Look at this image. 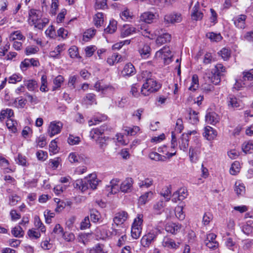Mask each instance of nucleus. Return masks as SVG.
<instances>
[{
	"mask_svg": "<svg viewBox=\"0 0 253 253\" xmlns=\"http://www.w3.org/2000/svg\"><path fill=\"white\" fill-rule=\"evenodd\" d=\"M213 218L212 214L210 212H205L203 217V223L205 225H208Z\"/></svg>",
	"mask_w": 253,
	"mask_h": 253,
	"instance_id": "nucleus-63",
	"label": "nucleus"
},
{
	"mask_svg": "<svg viewBox=\"0 0 253 253\" xmlns=\"http://www.w3.org/2000/svg\"><path fill=\"white\" fill-rule=\"evenodd\" d=\"M176 216L180 220H183L185 218V214L183 211L182 206H177L175 210Z\"/></svg>",
	"mask_w": 253,
	"mask_h": 253,
	"instance_id": "nucleus-60",
	"label": "nucleus"
},
{
	"mask_svg": "<svg viewBox=\"0 0 253 253\" xmlns=\"http://www.w3.org/2000/svg\"><path fill=\"white\" fill-rule=\"evenodd\" d=\"M28 21L30 23H32L33 25H36L39 21L41 20L42 17V13L40 10L31 9L29 11Z\"/></svg>",
	"mask_w": 253,
	"mask_h": 253,
	"instance_id": "nucleus-9",
	"label": "nucleus"
},
{
	"mask_svg": "<svg viewBox=\"0 0 253 253\" xmlns=\"http://www.w3.org/2000/svg\"><path fill=\"white\" fill-rule=\"evenodd\" d=\"M98 184V180L96 175L94 174H90L87 177L76 180L74 185L75 188L84 192L89 189H95Z\"/></svg>",
	"mask_w": 253,
	"mask_h": 253,
	"instance_id": "nucleus-1",
	"label": "nucleus"
},
{
	"mask_svg": "<svg viewBox=\"0 0 253 253\" xmlns=\"http://www.w3.org/2000/svg\"><path fill=\"white\" fill-rule=\"evenodd\" d=\"M242 149L245 153H253V140L245 141L242 145Z\"/></svg>",
	"mask_w": 253,
	"mask_h": 253,
	"instance_id": "nucleus-26",
	"label": "nucleus"
},
{
	"mask_svg": "<svg viewBox=\"0 0 253 253\" xmlns=\"http://www.w3.org/2000/svg\"><path fill=\"white\" fill-rule=\"evenodd\" d=\"M242 102L239 100L235 96L230 98L228 102V105L232 108H237L241 106Z\"/></svg>",
	"mask_w": 253,
	"mask_h": 253,
	"instance_id": "nucleus-50",
	"label": "nucleus"
},
{
	"mask_svg": "<svg viewBox=\"0 0 253 253\" xmlns=\"http://www.w3.org/2000/svg\"><path fill=\"white\" fill-rule=\"evenodd\" d=\"M149 158L155 161L165 162L167 160V157L156 152H152L149 154Z\"/></svg>",
	"mask_w": 253,
	"mask_h": 253,
	"instance_id": "nucleus-32",
	"label": "nucleus"
},
{
	"mask_svg": "<svg viewBox=\"0 0 253 253\" xmlns=\"http://www.w3.org/2000/svg\"><path fill=\"white\" fill-rule=\"evenodd\" d=\"M104 246L98 244L93 247L89 251V253H107L103 250Z\"/></svg>",
	"mask_w": 253,
	"mask_h": 253,
	"instance_id": "nucleus-58",
	"label": "nucleus"
},
{
	"mask_svg": "<svg viewBox=\"0 0 253 253\" xmlns=\"http://www.w3.org/2000/svg\"><path fill=\"white\" fill-rule=\"evenodd\" d=\"M179 243L177 244L171 239L165 237L163 241V245L169 249H176L179 246Z\"/></svg>",
	"mask_w": 253,
	"mask_h": 253,
	"instance_id": "nucleus-27",
	"label": "nucleus"
},
{
	"mask_svg": "<svg viewBox=\"0 0 253 253\" xmlns=\"http://www.w3.org/2000/svg\"><path fill=\"white\" fill-rule=\"evenodd\" d=\"M13 116L14 113L12 109H6V110H2L0 115V120L1 122H2L5 118L8 119L9 118H11Z\"/></svg>",
	"mask_w": 253,
	"mask_h": 253,
	"instance_id": "nucleus-35",
	"label": "nucleus"
},
{
	"mask_svg": "<svg viewBox=\"0 0 253 253\" xmlns=\"http://www.w3.org/2000/svg\"><path fill=\"white\" fill-rule=\"evenodd\" d=\"M181 225L179 223H169L165 226L166 231L171 234H175L181 228Z\"/></svg>",
	"mask_w": 253,
	"mask_h": 253,
	"instance_id": "nucleus-23",
	"label": "nucleus"
},
{
	"mask_svg": "<svg viewBox=\"0 0 253 253\" xmlns=\"http://www.w3.org/2000/svg\"><path fill=\"white\" fill-rule=\"evenodd\" d=\"M153 180L151 178H147L143 180H140L138 185L141 188H149L152 185Z\"/></svg>",
	"mask_w": 253,
	"mask_h": 253,
	"instance_id": "nucleus-47",
	"label": "nucleus"
},
{
	"mask_svg": "<svg viewBox=\"0 0 253 253\" xmlns=\"http://www.w3.org/2000/svg\"><path fill=\"white\" fill-rule=\"evenodd\" d=\"M105 129V126H100L99 128H93L90 131V137L94 140L101 137L100 136L102 135Z\"/></svg>",
	"mask_w": 253,
	"mask_h": 253,
	"instance_id": "nucleus-22",
	"label": "nucleus"
},
{
	"mask_svg": "<svg viewBox=\"0 0 253 253\" xmlns=\"http://www.w3.org/2000/svg\"><path fill=\"white\" fill-rule=\"evenodd\" d=\"M247 16L244 14H241L235 17L233 19L235 26L241 29H244L246 27V20Z\"/></svg>",
	"mask_w": 253,
	"mask_h": 253,
	"instance_id": "nucleus-11",
	"label": "nucleus"
},
{
	"mask_svg": "<svg viewBox=\"0 0 253 253\" xmlns=\"http://www.w3.org/2000/svg\"><path fill=\"white\" fill-rule=\"evenodd\" d=\"M219 116L211 109L209 108L206 111L205 121L206 123L212 125H216L220 121Z\"/></svg>",
	"mask_w": 253,
	"mask_h": 253,
	"instance_id": "nucleus-6",
	"label": "nucleus"
},
{
	"mask_svg": "<svg viewBox=\"0 0 253 253\" xmlns=\"http://www.w3.org/2000/svg\"><path fill=\"white\" fill-rule=\"evenodd\" d=\"M94 88L97 91H101L102 93H112L114 88L110 85L102 84L100 81L97 82L94 84Z\"/></svg>",
	"mask_w": 253,
	"mask_h": 253,
	"instance_id": "nucleus-15",
	"label": "nucleus"
},
{
	"mask_svg": "<svg viewBox=\"0 0 253 253\" xmlns=\"http://www.w3.org/2000/svg\"><path fill=\"white\" fill-rule=\"evenodd\" d=\"M120 234L121 232L119 230L111 227L110 229H108V231L106 232L105 236H103L102 238H104L105 237H111L114 236L120 235Z\"/></svg>",
	"mask_w": 253,
	"mask_h": 253,
	"instance_id": "nucleus-59",
	"label": "nucleus"
},
{
	"mask_svg": "<svg viewBox=\"0 0 253 253\" xmlns=\"http://www.w3.org/2000/svg\"><path fill=\"white\" fill-rule=\"evenodd\" d=\"M204 83L201 84V89L203 90V93H208L209 91L212 90L214 86L212 84H211V82H209L207 79L206 80L204 78Z\"/></svg>",
	"mask_w": 253,
	"mask_h": 253,
	"instance_id": "nucleus-34",
	"label": "nucleus"
},
{
	"mask_svg": "<svg viewBox=\"0 0 253 253\" xmlns=\"http://www.w3.org/2000/svg\"><path fill=\"white\" fill-rule=\"evenodd\" d=\"M133 184V179L130 177H127L122 182L120 186V190L123 193L130 192L132 190Z\"/></svg>",
	"mask_w": 253,
	"mask_h": 253,
	"instance_id": "nucleus-10",
	"label": "nucleus"
},
{
	"mask_svg": "<svg viewBox=\"0 0 253 253\" xmlns=\"http://www.w3.org/2000/svg\"><path fill=\"white\" fill-rule=\"evenodd\" d=\"M90 216L91 221L94 223L99 221L101 218L100 213L95 209L90 210Z\"/></svg>",
	"mask_w": 253,
	"mask_h": 253,
	"instance_id": "nucleus-42",
	"label": "nucleus"
},
{
	"mask_svg": "<svg viewBox=\"0 0 253 253\" xmlns=\"http://www.w3.org/2000/svg\"><path fill=\"white\" fill-rule=\"evenodd\" d=\"M221 75L219 73H215V71L212 70L211 74L209 75L204 76V79H207L209 82H211L214 84H218L221 81Z\"/></svg>",
	"mask_w": 253,
	"mask_h": 253,
	"instance_id": "nucleus-12",
	"label": "nucleus"
},
{
	"mask_svg": "<svg viewBox=\"0 0 253 253\" xmlns=\"http://www.w3.org/2000/svg\"><path fill=\"white\" fill-rule=\"evenodd\" d=\"M200 151L198 147H190L189 151L190 161L192 163H196L199 158Z\"/></svg>",
	"mask_w": 253,
	"mask_h": 253,
	"instance_id": "nucleus-21",
	"label": "nucleus"
},
{
	"mask_svg": "<svg viewBox=\"0 0 253 253\" xmlns=\"http://www.w3.org/2000/svg\"><path fill=\"white\" fill-rule=\"evenodd\" d=\"M27 100L24 99L22 96L17 97L12 102L8 103V105H12L16 107L23 108L26 105Z\"/></svg>",
	"mask_w": 253,
	"mask_h": 253,
	"instance_id": "nucleus-28",
	"label": "nucleus"
},
{
	"mask_svg": "<svg viewBox=\"0 0 253 253\" xmlns=\"http://www.w3.org/2000/svg\"><path fill=\"white\" fill-rule=\"evenodd\" d=\"M104 21L103 14L101 12H98L95 15L94 17V22L95 26L98 27L101 26Z\"/></svg>",
	"mask_w": 253,
	"mask_h": 253,
	"instance_id": "nucleus-55",
	"label": "nucleus"
},
{
	"mask_svg": "<svg viewBox=\"0 0 253 253\" xmlns=\"http://www.w3.org/2000/svg\"><path fill=\"white\" fill-rule=\"evenodd\" d=\"M217 131L212 127L207 126L205 127L203 136L208 140L214 139L217 136Z\"/></svg>",
	"mask_w": 253,
	"mask_h": 253,
	"instance_id": "nucleus-17",
	"label": "nucleus"
},
{
	"mask_svg": "<svg viewBox=\"0 0 253 253\" xmlns=\"http://www.w3.org/2000/svg\"><path fill=\"white\" fill-rule=\"evenodd\" d=\"M165 206L162 200H160L153 206V210L155 214H160L163 211V208Z\"/></svg>",
	"mask_w": 253,
	"mask_h": 253,
	"instance_id": "nucleus-37",
	"label": "nucleus"
},
{
	"mask_svg": "<svg viewBox=\"0 0 253 253\" xmlns=\"http://www.w3.org/2000/svg\"><path fill=\"white\" fill-rule=\"evenodd\" d=\"M165 21L168 23L173 24L175 23H178L181 21L182 17L180 13H171L169 15H167L164 17Z\"/></svg>",
	"mask_w": 253,
	"mask_h": 253,
	"instance_id": "nucleus-18",
	"label": "nucleus"
},
{
	"mask_svg": "<svg viewBox=\"0 0 253 253\" xmlns=\"http://www.w3.org/2000/svg\"><path fill=\"white\" fill-rule=\"evenodd\" d=\"M28 235L32 239H37L41 236L40 233L35 229H29L28 231Z\"/></svg>",
	"mask_w": 253,
	"mask_h": 253,
	"instance_id": "nucleus-64",
	"label": "nucleus"
},
{
	"mask_svg": "<svg viewBox=\"0 0 253 253\" xmlns=\"http://www.w3.org/2000/svg\"><path fill=\"white\" fill-rule=\"evenodd\" d=\"M117 29V21L112 20L110 21L109 25L105 29V32L107 33H113Z\"/></svg>",
	"mask_w": 253,
	"mask_h": 253,
	"instance_id": "nucleus-48",
	"label": "nucleus"
},
{
	"mask_svg": "<svg viewBox=\"0 0 253 253\" xmlns=\"http://www.w3.org/2000/svg\"><path fill=\"white\" fill-rule=\"evenodd\" d=\"M160 194L166 202L169 201L171 197V186H165L161 191Z\"/></svg>",
	"mask_w": 253,
	"mask_h": 253,
	"instance_id": "nucleus-29",
	"label": "nucleus"
},
{
	"mask_svg": "<svg viewBox=\"0 0 253 253\" xmlns=\"http://www.w3.org/2000/svg\"><path fill=\"white\" fill-rule=\"evenodd\" d=\"M150 47L147 44H144L139 49V53L143 58H147L150 55Z\"/></svg>",
	"mask_w": 253,
	"mask_h": 253,
	"instance_id": "nucleus-31",
	"label": "nucleus"
},
{
	"mask_svg": "<svg viewBox=\"0 0 253 253\" xmlns=\"http://www.w3.org/2000/svg\"><path fill=\"white\" fill-rule=\"evenodd\" d=\"M161 87V84L154 79H149L141 88V93L142 95H149V94L156 92Z\"/></svg>",
	"mask_w": 253,
	"mask_h": 253,
	"instance_id": "nucleus-4",
	"label": "nucleus"
},
{
	"mask_svg": "<svg viewBox=\"0 0 253 253\" xmlns=\"http://www.w3.org/2000/svg\"><path fill=\"white\" fill-rule=\"evenodd\" d=\"M156 18V15L155 13L150 11L143 12L140 16V19L141 21L148 24L153 23Z\"/></svg>",
	"mask_w": 253,
	"mask_h": 253,
	"instance_id": "nucleus-14",
	"label": "nucleus"
},
{
	"mask_svg": "<svg viewBox=\"0 0 253 253\" xmlns=\"http://www.w3.org/2000/svg\"><path fill=\"white\" fill-rule=\"evenodd\" d=\"M24 85L30 91H36L38 88V84L35 80H25Z\"/></svg>",
	"mask_w": 253,
	"mask_h": 253,
	"instance_id": "nucleus-25",
	"label": "nucleus"
},
{
	"mask_svg": "<svg viewBox=\"0 0 253 253\" xmlns=\"http://www.w3.org/2000/svg\"><path fill=\"white\" fill-rule=\"evenodd\" d=\"M154 34L155 36H158L156 42L159 46L169 42L171 40V35L168 33H164L162 29L156 30Z\"/></svg>",
	"mask_w": 253,
	"mask_h": 253,
	"instance_id": "nucleus-5",
	"label": "nucleus"
},
{
	"mask_svg": "<svg viewBox=\"0 0 253 253\" xmlns=\"http://www.w3.org/2000/svg\"><path fill=\"white\" fill-rule=\"evenodd\" d=\"M63 124L59 121H53L50 123L48 127V133L50 137L60 132Z\"/></svg>",
	"mask_w": 253,
	"mask_h": 253,
	"instance_id": "nucleus-8",
	"label": "nucleus"
},
{
	"mask_svg": "<svg viewBox=\"0 0 253 253\" xmlns=\"http://www.w3.org/2000/svg\"><path fill=\"white\" fill-rule=\"evenodd\" d=\"M64 50V44H59L56 46L55 49L49 52V56L53 58H59L60 53Z\"/></svg>",
	"mask_w": 253,
	"mask_h": 253,
	"instance_id": "nucleus-33",
	"label": "nucleus"
},
{
	"mask_svg": "<svg viewBox=\"0 0 253 253\" xmlns=\"http://www.w3.org/2000/svg\"><path fill=\"white\" fill-rule=\"evenodd\" d=\"M68 159L71 163H79L81 161V157L75 152L70 153Z\"/></svg>",
	"mask_w": 253,
	"mask_h": 253,
	"instance_id": "nucleus-52",
	"label": "nucleus"
},
{
	"mask_svg": "<svg viewBox=\"0 0 253 253\" xmlns=\"http://www.w3.org/2000/svg\"><path fill=\"white\" fill-rule=\"evenodd\" d=\"M153 196L152 191L146 192L139 197L138 202L141 205H144L153 198Z\"/></svg>",
	"mask_w": 253,
	"mask_h": 253,
	"instance_id": "nucleus-24",
	"label": "nucleus"
},
{
	"mask_svg": "<svg viewBox=\"0 0 253 253\" xmlns=\"http://www.w3.org/2000/svg\"><path fill=\"white\" fill-rule=\"evenodd\" d=\"M240 171V164L238 162H235L232 164L230 169V173L232 175H236Z\"/></svg>",
	"mask_w": 253,
	"mask_h": 253,
	"instance_id": "nucleus-57",
	"label": "nucleus"
},
{
	"mask_svg": "<svg viewBox=\"0 0 253 253\" xmlns=\"http://www.w3.org/2000/svg\"><path fill=\"white\" fill-rule=\"evenodd\" d=\"M64 81V78L62 76L58 75L56 77L53 81V86H52V90H55L56 89H59Z\"/></svg>",
	"mask_w": 253,
	"mask_h": 253,
	"instance_id": "nucleus-30",
	"label": "nucleus"
},
{
	"mask_svg": "<svg viewBox=\"0 0 253 253\" xmlns=\"http://www.w3.org/2000/svg\"><path fill=\"white\" fill-rule=\"evenodd\" d=\"M198 113L192 110L191 108L188 109V116L186 117V119H188V122L193 125L197 124L199 122Z\"/></svg>",
	"mask_w": 253,
	"mask_h": 253,
	"instance_id": "nucleus-20",
	"label": "nucleus"
},
{
	"mask_svg": "<svg viewBox=\"0 0 253 253\" xmlns=\"http://www.w3.org/2000/svg\"><path fill=\"white\" fill-rule=\"evenodd\" d=\"M161 233V229L158 226L154 227L148 233L142 237L140 241L141 245L145 248H149L156 240L158 235Z\"/></svg>",
	"mask_w": 253,
	"mask_h": 253,
	"instance_id": "nucleus-2",
	"label": "nucleus"
},
{
	"mask_svg": "<svg viewBox=\"0 0 253 253\" xmlns=\"http://www.w3.org/2000/svg\"><path fill=\"white\" fill-rule=\"evenodd\" d=\"M143 214H138L137 217L133 220L131 226V234L132 237L134 239H138L141 235L143 221Z\"/></svg>",
	"mask_w": 253,
	"mask_h": 253,
	"instance_id": "nucleus-3",
	"label": "nucleus"
},
{
	"mask_svg": "<svg viewBox=\"0 0 253 253\" xmlns=\"http://www.w3.org/2000/svg\"><path fill=\"white\" fill-rule=\"evenodd\" d=\"M127 217V213L125 211H121L116 214L113 221L117 225L121 224L125 222Z\"/></svg>",
	"mask_w": 253,
	"mask_h": 253,
	"instance_id": "nucleus-19",
	"label": "nucleus"
},
{
	"mask_svg": "<svg viewBox=\"0 0 253 253\" xmlns=\"http://www.w3.org/2000/svg\"><path fill=\"white\" fill-rule=\"evenodd\" d=\"M196 133L197 131L196 130H193L182 134L179 141L180 149L184 152L186 151L189 146V136L192 134H196Z\"/></svg>",
	"mask_w": 253,
	"mask_h": 253,
	"instance_id": "nucleus-7",
	"label": "nucleus"
},
{
	"mask_svg": "<svg viewBox=\"0 0 253 253\" xmlns=\"http://www.w3.org/2000/svg\"><path fill=\"white\" fill-rule=\"evenodd\" d=\"M243 80L244 82L246 81H252L253 79V69L243 73Z\"/></svg>",
	"mask_w": 253,
	"mask_h": 253,
	"instance_id": "nucleus-62",
	"label": "nucleus"
},
{
	"mask_svg": "<svg viewBox=\"0 0 253 253\" xmlns=\"http://www.w3.org/2000/svg\"><path fill=\"white\" fill-rule=\"evenodd\" d=\"M119 56H120L117 53H113L111 56H109L107 60V63L110 65H113L115 62H118L120 61L121 57L118 59Z\"/></svg>",
	"mask_w": 253,
	"mask_h": 253,
	"instance_id": "nucleus-53",
	"label": "nucleus"
},
{
	"mask_svg": "<svg viewBox=\"0 0 253 253\" xmlns=\"http://www.w3.org/2000/svg\"><path fill=\"white\" fill-rule=\"evenodd\" d=\"M253 230V221H248L246 224L242 227V231L246 235H250Z\"/></svg>",
	"mask_w": 253,
	"mask_h": 253,
	"instance_id": "nucleus-41",
	"label": "nucleus"
},
{
	"mask_svg": "<svg viewBox=\"0 0 253 253\" xmlns=\"http://www.w3.org/2000/svg\"><path fill=\"white\" fill-rule=\"evenodd\" d=\"M235 191L238 195H243L245 193V186L239 182H236L235 184Z\"/></svg>",
	"mask_w": 253,
	"mask_h": 253,
	"instance_id": "nucleus-43",
	"label": "nucleus"
},
{
	"mask_svg": "<svg viewBox=\"0 0 253 253\" xmlns=\"http://www.w3.org/2000/svg\"><path fill=\"white\" fill-rule=\"evenodd\" d=\"M199 86V79L197 75H193L192 77V82L188 89L190 90L195 91Z\"/></svg>",
	"mask_w": 253,
	"mask_h": 253,
	"instance_id": "nucleus-46",
	"label": "nucleus"
},
{
	"mask_svg": "<svg viewBox=\"0 0 253 253\" xmlns=\"http://www.w3.org/2000/svg\"><path fill=\"white\" fill-rule=\"evenodd\" d=\"M203 14L201 11H199L198 7L196 5L194 6L192 9L191 13L192 18L194 20H199L202 19Z\"/></svg>",
	"mask_w": 253,
	"mask_h": 253,
	"instance_id": "nucleus-39",
	"label": "nucleus"
},
{
	"mask_svg": "<svg viewBox=\"0 0 253 253\" xmlns=\"http://www.w3.org/2000/svg\"><path fill=\"white\" fill-rule=\"evenodd\" d=\"M136 74V70L132 64L128 63L126 64L122 71V74L124 77H130Z\"/></svg>",
	"mask_w": 253,
	"mask_h": 253,
	"instance_id": "nucleus-16",
	"label": "nucleus"
},
{
	"mask_svg": "<svg viewBox=\"0 0 253 253\" xmlns=\"http://www.w3.org/2000/svg\"><path fill=\"white\" fill-rule=\"evenodd\" d=\"M11 234L15 237L21 238L24 235V231L20 225H17L12 229Z\"/></svg>",
	"mask_w": 253,
	"mask_h": 253,
	"instance_id": "nucleus-36",
	"label": "nucleus"
},
{
	"mask_svg": "<svg viewBox=\"0 0 253 253\" xmlns=\"http://www.w3.org/2000/svg\"><path fill=\"white\" fill-rule=\"evenodd\" d=\"M170 53L171 52L169 47H164L163 48L157 51L156 55L157 56H161V58L165 60V62L169 63L168 61H171V56H169Z\"/></svg>",
	"mask_w": 253,
	"mask_h": 253,
	"instance_id": "nucleus-13",
	"label": "nucleus"
},
{
	"mask_svg": "<svg viewBox=\"0 0 253 253\" xmlns=\"http://www.w3.org/2000/svg\"><path fill=\"white\" fill-rule=\"evenodd\" d=\"M23 39H25V38L19 31H14L9 36V40L10 41H14L16 39L22 40Z\"/></svg>",
	"mask_w": 253,
	"mask_h": 253,
	"instance_id": "nucleus-61",
	"label": "nucleus"
},
{
	"mask_svg": "<svg viewBox=\"0 0 253 253\" xmlns=\"http://www.w3.org/2000/svg\"><path fill=\"white\" fill-rule=\"evenodd\" d=\"M136 29L130 26H127L124 28L121 32V36L126 37L135 33Z\"/></svg>",
	"mask_w": 253,
	"mask_h": 253,
	"instance_id": "nucleus-40",
	"label": "nucleus"
},
{
	"mask_svg": "<svg viewBox=\"0 0 253 253\" xmlns=\"http://www.w3.org/2000/svg\"><path fill=\"white\" fill-rule=\"evenodd\" d=\"M207 37L209 38L211 41L219 42L221 40L222 36L220 34H215L213 32H210L207 34Z\"/></svg>",
	"mask_w": 253,
	"mask_h": 253,
	"instance_id": "nucleus-56",
	"label": "nucleus"
},
{
	"mask_svg": "<svg viewBox=\"0 0 253 253\" xmlns=\"http://www.w3.org/2000/svg\"><path fill=\"white\" fill-rule=\"evenodd\" d=\"M34 224L36 227L40 229L42 232L44 233L45 232V227L38 216H35L34 218Z\"/></svg>",
	"mask_w": 253,
	"mask_h": 253,
	"instance_id": "nucleus-51",
	"label": "nucleus"
},
{
	"mask_svg": "<svg viewBox=\"0 0 253 253\" xmlns=\"http://www.w3.org/2000/svg\"><path fill=\"white\" fill-rule=\"evenodd\" d=\"M22 80V76L20 74H13L8 78V83L14 84L21 82Z\"/></svg>",
	"mask_w": 253,
	"mask_h": 253,
	"instance_id": "nucleus-45",
	"label": "nucleus"
},
{
	"mask_svg": "<svg viewBox=\"0 0 253 253\" xmlns=\"http://www.w3.org/2000/svg\"><path fill=\"white\" fill-rule=\"evenodd\" d=\"M79 77L77 75H71L69 76L67 85L71 89H75L76 88V83L77 82Z\"/></svg>",
	"mask_w": 253,
	"mask_h": 253,
	"instance_id": "nucleus-44",
	"label": "nucleus"
},
{
	"mask_svg": "<svg viewBox=\"0 0 253 253\" xmlns=\"http://www.w3.org/2000/svg\"><path fill=\"white\" fill-rule=\"evenodd\" d=\"M174 195L178 197L179 201H182L187 198L188 192L186 188H181L174 192Z\"/></svg>",
	"mask_w": 253,
	"mask_h": 253,
	"instance_id": "nucleus-38",
	"label": "nucleus"
},
{
	"mask_svg": "<svg viewBox=\"0 0 253 253\" xmlns=\"http://www.w3.org/2000/svg\"><path fill=\"white\" fill-rule=\"evenodd\" d=\"M41 85L40 89L42 92H45L48 90L47 76L45 75H42L41 77Z\"/></svg>",
	"mask_w": 253,
	"mask_h": 253,
	"instance_id": "nucleus-49",
	"label": "nucleus"
},
{
	"mask_svg": "<svg viewBox=\"0 0 253 253\" xmlns=\"http://www.w3.org/2000/svg\"><path fill=\"white\" fill-rule=\"evenodd\" d=\"M69 54L71 58H79L81 57L79 55L78 48L76 46H71L68 50Z\"/></svg>",
	"mask_w": 253,
	"mask_h": 253,
	"instance_id": "nucleus-54",
	"label": "nucleus"
}]
</instances>
